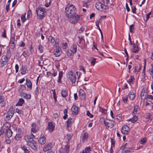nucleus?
<instances>
[{
  "mask_svg": "<svg viewBox=\"0 0 153 153\" xmlns=\"http://www.w3.org/2000/svg\"><path fill=\"white\" fill-rule=\"evenodd\" d=\"M147 96V92H145V90L143 89L142 90V92L140 94V97L141 99L144 101L146 98Z\"/></svg>",
  "mask_w": 153,
  "mask_h": 153,
  "instance_id": "obj_12",
  "label": "nucleus"
},
{
  "mask_svg": "<svg viewBox=\"0 0 153 153\" xmlns=\"http://www.w3.org/2000/svg\"><path fill=\"white\" fill-rule=\"evenodd\" d=\"M15 41L14 36L12 37L11 39V45L12 48H14L15 47Z\"/></svg>",
  "mask_w": 153,
  "mask_h": 153,
  "instance_id": "obj_30",
  "label": "nucleus"
},
{
  "mask_svg": "<svg viewBox=\"0 0 153 153\" xmlns=\"http://www.w3.org/2000/svg\"><path fill=\"white\" fill-rule=\"evenodd\" d=\"M52 147L51 144L48 143L45 145L44 147L43 150L44 151L46 152L49 150H50Z\"/></svg>",
  "mask_w": 153,
  "mask_h": 153,
  "instance_id": "obj_16",
  "label": "nucleus"
},
{
  "mask_svg": "<svg viewBox=\"0 0 153 153\" xmlns=\"http://www.w3.org/2000/svg\"><path fill=\"white\" fill-rule=\"evenodd\" d=\"M38 49L39 51L41 53H42L43 52V46L41 45H39L38 46Z\"/></svg>",
  "mask_w": 153,
  "mask_h": 153,
  "instance_id": "obj_40",
  "label": "nucleus"
},
{
  "mask_svg": "<svg viewBox=\"0 0 153 153\" xmlns=\"http://www.w3.org/2000/svg\"><path fill=\"white\" fill-rule=\"evenodd\" d=\"M68 91L67 89L62 90L61 92V95L62 97H65L68 95Z\"/></svg>",
  "mask_w": 153,
  "mask_h": 153,
  "instance_id": "obj_28",
  "label": "nucleus"
},
{
  "mask_svg": "<svg viewBox=\"0 0 153 153\" xmlns=\"http://www.w3.org/2000/svg\"><path fill=\"white\" fill-rule=\"evenodd\" d=\"M21 136L19 134H16L15 136V139L17 140H19Z\"/></svg>",
  "mask_w": 153,
  "mask_h": 153,
  "instance_id": "obj_54",
  "label": "nucleus"
},
{
  "mask_svg": "<svg viewBox=\"0 0 153 153\" xmlns=\"http://www.w3.org/2000/svg\"><path fill=\"white\" fill-rule=\"evenodd\" d=\"M138 109V106L137 105H135L133 111L132 112V114H137Z\"/></svg>",
  "mask_w": 153,
  "mask_h": 153,
  "instance_id": "obj_32",
  "label": "nucleus"
},
{
  "mask_svg": "<svg viewBox=\"0 0 153 153\" xmlns=\"http://www.w3.org/2000/svg\"><path fill=\"white\" fill-rule=\"evenodd\" d=\"M76 8L74 5L71 4L67 6L65 8V13L66 16L68 17L69 16L76 13Z\"/></svg>",
  "mask_w": 153,
  "mask_h": 153,
  "instance_id": "obj_1",
  "label": "nucleus"
},
{
  "mask_svg": "<svg viewBox=\"0 0 153 153\" xmlns=\"http://www.w3.org/2000/svg\"><path fill=\"white\" fill-rule=\"evenodd\" d=\"M36 12L39 18L42 19L44 16L45 11L44 9L40 7L36 9Z\"/></svg>",
  "mask_w": 153,
  "mask_h": 153,
  "instance_id": "obj_3",
  "label": "nucleus"
},
{
  "mask_svg": "<svg viewBox=\"0 0 153 153\" xmlns=\"http://www.w3.org/2000/svg\"><path fill=\"white\" fill-rule=\"evenodd\" d=\"M31 132L34 133L37 131L39 129L38 127L36 124L33 123L31 125Z\"/></svg>",
  "mask_w": 153,
  "mask_h": 153,
  "instance_id": "obj_17",
  "label": "nucleus"
},
{
  "mask_svg": "<svg viewBox=\"0 0 153 153\" xmlns=\"http://www.w3.org/2000/svg\"><path fill=\"white\" fill-rule=\"evenodd\" d=\"M133 48L131 50V51L133 53H136L139 51L138 47L137 44L135 43H134L132 46Z\"/></svg>",
  "mask_w": 153,
  "mask_h": 153,
  "instance_id": "obj_19",
  "label": "nucleus"
},
{
  "mask_svg": "<svg viewBox=\"0 0 153 153\" xmlns=\"http://www.w3.org/2000/svg\"><path fill=\"white\" fill-rule=\"evenodd\" d=\"M62 74H63V72L62 71H60L59 72V80H61V79L62 78Z\"/></svg>",
  "mask_w": 153,
  "mask_h": 153,
  "instance_id": "obj_56",
  "label": "nucleus"
},
{
  "mask_svg": "<svg viewBox=\"0 0 153 153\" xmlns=\"http://www.w3.org/2000/svg\"><path fill=\"white\" fill-rule=\"evenodd\" d=\"M59 41V39L58 38H57L55 40V43L54 45V46L56 47H57L58 46V42Z\"/></svg>",
  "mask_w": 153,
  "mask_h": 153,
  "instance_id": "obj_50",
  "label": "nucleus"
},
{
  "mask_svg": "<svg viewBox=\"0 0 153 153\" xmlns=\"http://www.w3.org/2000/svg\"><path fill=\"white\" fill-rule=\"evenodd\" d=\"M74 53L71 50H68L67 52V55L68 56H72Z\"/></svg>",
  "mask_w": 153,
  "mask_h": 153,
  "instance_id": "obj_41",
  "label": "nucleus"
},
{
  "mask_svg": "<svg viewBox=\"0 0 153 153\" xmlns=\"http://www.w3.org/2000/svg\"><path fill=\"white\" fill-rule=\"evenodd\" d=\"M56 48L53 51V54L55 55V56H59L60 55V51H61V48L59 46Z\"/></svg>",
  "mask_w": 153,
  "mask_h": 153,
  "instance_id": "obj_14",
  "label": "nucleus"
},
{
  "mask_svg": "<svg viewBox=\"0 0 153 153\" xmlns=\"http://www.w3.org/2000/svg\"><path fill=\"white\" fill-rule=\"evenodd\" d=\"M53 98L54 99L55 101H56V92L54 90H53Z\"/></svg>",
  "mask_w": 153,
  "mask_h": 153,
  "instance_id": "obj_63",
  "label": "nucleus"
},
{
  "mask_svg": "<svg viewBox=\"0 0 153 153\" xmlns=\"http://www.w3.org/2000/svg\"><path fill=\"white\" fill-rule=\"evenodd\" d=\"M129 130V128L127 125L124 126L121 129V132L123 134H127Z\"/></svg>",
  "mask_w": 153,
  "mask_h": 153,
  "instance_id": "obj_13",
  "label": "nucleus"
},
{
  "mask_svg": "<svg viewBox=\"0 0 153 153\" xmlns=\"http://www.w3.org/2000/svg\"><path fill=\"white\" fill-rule=\"evenodd\" d=\"M4 101V97L3 96V94H0V103H2L1 106L2 107L4 106L5 105V103H3Z\"/></svg>",
  "mask_w": 153,
  "mask_h": 153,
  "instance_id": "obj_27",
  "label": "nucleus"
},
{
  "mask_svg": "<svg viewBox=\"0 0 153 153\" xmlns=\"http://www.w3.org/2000/svg\"><path fill=\"white\" fill-rule=\"evenodd\" d=\"M24 139L27 142V143L28 144V142H31L34 141L32 137L29 135H26L24 137Z\"/></svg>",
  "mask_w": 153,
  "mask_h": 153,
  "instance_id": "obj_20",
  "label": "nucleus"
},
{
  "mask_svg": "<svg viewBox=\"0 0 153 153\" xmlns=\"http://www.w3.org/2000/svg\"><path fill=\"white\" fill-rule=\"evenodd\" d=\"M72 119L70 118L67 121L66 123H67V127H69L71 126L72 125Z\"/></svg>",
  "mask_w": 153,
  "mask_h": 153,
  "instance_id": "obj_36",
  "label": "nucleus"
},
{
  "mask_svg": "<svg viewBox=\"0 0 153 153\" xmlns=\"http://www.w3.org/2000/svg\"><path fill=\"white\" fill-rule=\"evenodd\" d=\"M24 100L22 98H20L18 102L17 103L16 105L19 106H22V105L24 103Z\"/></svg>",
  "mask_w": 153,
  "mask_h": 153,
  "instance_id": "obj_35",
  "label": "nucleus"
},
{
  "mask_svg": "<svg viewBox=\"0 0 153 153\" xmlns=\"http://www.w3.org/2000/svg\"><path fill=\"white\" fill-rule=\"evenodd\" d=\"M8 61V58H0L1 66L2 67L6 65L7 62Z\"/></svg>",
  "mask_w": 153,
  "mask_h": 153,
  "instance_id": "obj_11",
  "label": "nucleus"
},
{
  "mask_svg": "<svg viewBox=\"0 0 153 153\" xmlns=\"http://www.w3.org/2000/svg\"><path fill=\"white\" fill-rule=\"evenodd\" d=\"M122 153H128L131 152V151L128 149H124L121 150Z\"/></svg>",
  "mask_w": 153,
  "mask_h": 153,
  "instance_id": "obj_49",
  "label": "nucleus"
},
{
  "mask_svg": "<svg viewBox=\"0 0 153 153\" xmlns=\"http://www.w3.org/2000/svg\"><path fill=\"white\" fill-rule=\"evenodd\" d=\"M135 97L134 93L133 92H131L129 95V98L131 100H133Z\"/></svg>",
  "mask_w": 153,
  "mask_h": 153,
  "instance_id": "obj_33",
  "label": "nucleus"
},
{
  "mask_svg": "<svg viewBox=\"0 0 153 153\" xmlns=\"http://www.w3.org/2000/svg\"><path fill=\"white\" fill-rule=\"evenodd\" d=\"M134 79V77L133 76H130V78L127 81L130 84V83Z\"/></svg>",
  "mask_w": 153,
  "mask_h": 153,
  "instance_id": "obj_48",
  "label": "nucleus"
},
{
  "mask_svg": "<svg viewBox=\"0 0 153 153\" xmlns=\"http://www.w3.org/2000/svg\"><path fill=\"white\" fill-rule=\"evenodd\" d=\"M26 81L27 86L29 88L30 90L31 89L32 87V84L30 81L29 79L27 78L26 79Z\"/></svg>",
  "mask_w": 153,
  "mask_h": 153,
  "instance_id": "obj_23",
  "label": "nucleus"
},
{
  "mask_svg": "<svg viewBox=\"0 0 153 153\" xmlns=\"http://www.w3.org/2000/svg\"><path fill=\"white\" fill-rule=\"evenodd\" d=\"M62 48L63 49H66V48H67L68 46V44L66 42L63 43L62 44Z\"/></svg>",
  "mask_w": 153,
  "mask_h": 153,
  "instance_id": "obj_55",
  "label": "nucleus"
},
{
  "mask_svg": "<svg viewBox=\"0 0 153 153\" xmlns=\"http://www.w3.org/2000/svg\"><path fill=\"white\" fill-rule=\"evenodd\" d=\"M87 115L90 118H92L93 117V115L91 114L89 111H88L87 112Z\"/></svg>",
  "mask_w": 153,
  "mask_h": 153,
  "instance_id": "obj_61",
  "label": "nucleus"
},
{
  "mask_svg": "<svg viewBox=\"0 0 153 153\" xmlns=\"http://www.w3.org/2000/svg\"><path fill=\"white\" fill-rule=\"evenodd\" d=\"M141 68V66L140 65H136L134 67L135 72H139Z\"/></svg>",
  "mask_w": 153,
  "mask_h": 153,
  "instance_id": "obj_37",
  "label": "nucleus"
},
{
  "mask_svg": "<svg viewBox=\"0 0 153 153\" xmlns=\"http://www.w3.org/2000/svg\"><path fill=\"white\" fill-rule=\"evenodd\" d=\"M135 114L132 115H133V117L132 118L133 120L132 121V123H134L136 121H137L138 120V117L135 115Z\"/></svg>",
  "mask_w": 153,
  "mask_h": 153,
  "instance_id": "obj_38",
  "label": "nucleus"
},
{
  "mask_svg": "<svg viewBox=\"0 0 153 153\" xmlns=\"http://www.w3.org/2000/svg\"><path fill=\"white\" fill-rule=\"evenodd\" d=\"M80 16L76 13L69 16L68 18L69 22L73 24H75L79 20Z\"/></svg>",
  "mask_w": 153,
  "mask_h": 153,
  "instance_id": "obj_2",
  "label": "nucleus"
},
{
  "mask_svg": "<svg viewBox=\"0 0 153 153\" xmlns=\"http://www.w3.org/2000/svg\"><path fill=\"white\" fill-rule=\"evenodd\" d=\"M22 149L25 152V153H30L29 151L25 146L22 147Z\"/></svg>",
  "mask_w": 153,
  "mask_h": 153,
  "instance_id": "obj_46",
  "label": "nucleus"
},
{
  "mask_svg": "<svg viewBox=\"0 0 153 153\" xmlns=\"http://www.w3.org/2000/svg\"><path fill=\"white\" fill-rule=\"evenodd\" d=\"M78 37L79 39V45L81 46L83 48H85L86 47V45L85 44H84L82 42L83 41L84 42H85L84 39L83 38H80L79 36H78Z\"/></svg>",
  "mask_w": 153,
  "mask_h": 153,
  "instance_id": "obj_18",
  "label": "nucleus"
},
{
  "mask_svg": "<svg viewBox=\"0 0 153 153\" xmlns=\"http://www.w3.org/2000/svg\"><path fill=\"white\" fill-rule=\"evenodd\" d=\"M51 73L52 74V76H55L57 74V72H55L53 69L51 70Z\"/></svg>",
  "mask_w": 153,
  "mask_h": 153,
  "instance_id": "obj_52",
  "label": "nucleus"
},
{
  "mask_svg": "<svg viewBox=\"0 0 153 153\" xmlns=\"http://www.w3.org/2000/svg\"><path fill=\"white\" fill-rule=\"evenodd\" d=\"M60 153H68L69 146L66 145L64 148H61L59 149Z\"/></svg>",
  "mask_w": 153,
  "mask_h": 153,
  "instance_id": "obj_10",
  "label": "nucleus"
},
{
  "mask_svg": "<svg viewBox=\"0 0 153 153\" xmlns=\"http://www.w3.org/2000/svg\"><path fill=\"white\" fill-rule=\"evenodd\" d=\"M72 114L73 115H76L78 112V109L77 107L74 105L71 108Z\"/></svg>",
  "mask_w": 153,
  "mask_h": 153,
  "instance_id": "obj_15",
  "label": "nucleus"
},
{
  "mask_svg": "<svg viewBox=\"0 0 153 153\" xmlns=\"http://www.w3.org/2000/svg\"><path fill=\"white\" fill-rule=\"evenodd\" d=\"M79 67L81 70L83 71L84 72V74L85 73V69L81 65H80L79 66Z\"/></svg>",
  "mask_w": 153,
  "mask_h": 153,
  "instance_id": "obj_60",
  "label": "nucleus"
},
{
  "mask_svg": "<svg viewBox=\"0 0 153 153\" xmlns=\"http://www.w3.org/2000/svg\"><path fill=\"white\" fill-rule=\"evenodd\" d=\"M21 19L23 22H24L26 20L25 18V14H24L21 15Z\"/></svg>",
  "mask_w": 153,
  "mask_h": 153,
  "instance_id": "obj_42",
  "label": "nucleus"
},
{
  "mask_svg": "<svg viewBox=\"0 0 153 153\" xmlns=\"http://www.w3.org/2000/svg\"><path fill=\"white\" fill-rule=\"evenodd\" d=\"M68 77L70 80L73 82H74L76 81V78L74 73L72 71H70L68 73Z\"/></svg>",
  "mask_w": 153,
  "mask_h": 153,
  "instance_id": "obj_5",
  "label": "nucleus"
},
{
  "mask_svg": "<svg viewBox=\"0 0 153 153\" xmlns=\"http://www.w3.org/2000/svg\"><path fill=\"white\" fill-rule=\"evenodd\" d=\"M146 137L140 140V143L141 144H143L146 142Z\"/></svg>",
  "mask_w": 153,
  "mask_h": 153,
  "instance_id": "obj_51",
  "label": "nucleus"
},
{
  "mask_svg": "<svg viewBox=\"0 0 153 153\" xmlns=\"http://www.w3.org/2000/svg\"><path fill=\"white\" fill-rule=\"evenodd\" d=\"M76 47H77L76 45H74L73 47V50L72 51L74 53H75L76 51Z\"/></svg>",
  "mask_w": 153,
  "mask_h": 153,
  "instance_id": "obj_59",
  "label": "nucleus"
},
{
  "mask_svg": "<svg viewBox=\"0 0 153 153\" xmlns=\"http://www.w3.org/2000/svg\"><path fill=\"white\" fill-rule=\"evenodd\" d=\"M28 52L27 51H25L23 53V55L24 56L26 57L28 56Z\"/></svg>",
  "mask_w": 153,
  "mask_h": 153,
  "instance_id": "obj_57",
  "label": "nucleus"
},
{
  "mask_svg": "<svg viewBox=\"0 0 153 153\" xmlns=\"http://www.w3.org/2000/svg\"><path fill=\"white\" fill-rule=\"evenodd\" d=\"M14 112V109L13 108V107L12 106L10 108L7 113L6 118L8 120H10L13 116Z\"/></svg>",
  "mask_w": 153,
  "mask_h": 153,
  "instance_id": "obj_4",
  "label": "nucleus"
},
{
  "mask_svg": "<svg viewBox=\"0 0 153 153\" xmlns=\"http://www.w3.org/2000/svg\"><path fill=\"white\" fill-rule=\"evenodd\" d=\"M104 5L101 3L99 2H97L95 4L96 8L99 10L102 11L103 9H104Z\"/></svg>",
  "mask_w": 153,
  "mask_h": 153,
  "instance_id": "obj_8",
  "label": "nucleus"
},
{
  "mask_svg": "<svg viewBox=\"0 0 153 153\" xmlns=\"http://www.w3.org/2000/svg\"><path fill=\"white\" fill-rule=\"evenodd\" d=\"M72 136V134H67L65 137V139L67 140L68 141L71 140V138Z\"/></svg>",
  "mask_w": 153,
  "mask_h": 153,
  "instance_id": "obj_31",
  "label": "nucleus"
},
{
  "mask_svg": "<svg viewBox=\"0 0 153 153\" xmlns=\"http://www.w3.org/2000/svg\"><path fill=\"white\" fill-rule=\"evenodd\" d=\"M111 149H112V147H114V144L115 143V141L112 138H111Z\"/></svg>",
  "mask_w": 153,
  "mask_h": 153,
  "instance_id": "obj_45",
  "label": "nucleus"
},
{
  "mask_svg": "<svg viewBox=\"0 0 153 153\" xmlns=\"http://www.w3.org/2000/svg\"><path fill=\"white\" fill-rule=\"evenodd\" d=\"M134 25L133 24L130 25L129 26V31L131 33H133V31L134 30Z\"/></svg>",
  "mask_w": 153,
  "mask_h": 153,
  "instance_id": "obj_47",
  "label": "nucleus"
},
{
  "mask_svg": "<svg viewBox=\"0 0 153 153\" xmlns=\"http://www.w3.org/2000/svg\"><path fill=\"white\" fill-rule=\"evenodd\" d=\"M38 142L41 144H44L46 142L45 137L43 136H42L40 137L38 140Z\"/></svg>",
  "mask_w": 153,
  "mask_h": 153,
  "instance_id": "obj_22",
  "label": "nucleus"
},
{
  "mask_svg": "<svg viewBox=\"0 0 153 153\" xmlns=\"http://www.w3.org/2000/svg\"><path fill=\"white\" fill-rule=\"evenodd\" d=\"M28 145L32 149L34 150H36L38 149V146L34 140L32 142H28Z\"/></svg>",
  "mask_w": 153,
  "mask_h": 153,
  "instance_id": "obj_7",
  "label": "nucleus"
},
{
  "mask_svg": "<svg viewBox=\"0 0 153 153\" xmlns=\"http://www.w3.org/2000/svg\"><path fill=\"white\" fill-rule=\"evenodd\" d=\"M99 111L102 113H105L106 110L105 109L100 107Z\"/></svg>",
  "mask_w": 153,
  "mask_h": 153,
  "instance_id": "obj_62",
  "label": "nucleus"
},
{
  "mask_svg": "<svg viewBox=\"0 0 153 153\" xmlns=\"http://www.w3.org/2000/svg\"><path fill=\"white\" fill-rule=\"evenodd\" d=\"M114 121L109 120V122H106L105 123V125L106 126V128H111L114 126Z\"/></svg>",
  "mask_w": 153,
  "mask_h": 153,
  "instance_id": "obj_9",
  "label": "nucleus"
},
{
  "mask_svg": "<svg viewBox=\"0 0 153 153\" xmlns=\"http://www.w3.org/2000/svg\"><path fill=\"white\" fill-rule=\"evenodd\" d=\"M88 134L87 132H85L84 134L82 136V140L83 141H87L88 139Z\"/></svg>",
  "mask_w": 153,
  "mask_h": 153,
  "instance_id": "obj_26",
  "label": "nucleus"
},
{
  "mask_svg": "<svg viewBox=\"0 0 153 153\" xmlns=\"http://www.w3.org/2000/svg\"><path fill=\"white\" fill-rule=\"evenodd\" d=\"M122 98H123V102L124 103H126L127 102V100H128L127 97L126 96L123 97Z\"/></svg>",
  "mask_w": 153,
  "mask_h": 153,
  "instance_id": "obj_64",
  "label": "nucleus"
},
{
  "mask_svg": "<svg viewBox=\"0 0 153 153\" xmlns=\"http://www.w3.org/2000/svg\"><path fill=\"white\" fill-rule=\"evenodd\" d=\"M79 93L80 96H81V99L83 100L85 99V92L82 90H81L79 91Z\"/></svg>",
  "mask_w": 153,
  "mask_h": 153,
  "instance_id": "obj_25",
  "label": "nucleus"
},
{
  "mask_svg": "<svg viewBox=\"0 0 153 153\" xmlns=\"http://www.w3.org/2000/svg\"><path fill=\"white\" fill-rule=\"evenodd\" d=\"M100 121L101 123H104L105 124V123L106 122L103 118H101L100 119Z\"/></svg>",
  "mask_w": 153,
  "mask_h": 153,
  "instance_id": "obj_58",
  "label": "nucleus"
},
{
  "mask_svg": "<svg viewBox=\"0 0 153 153\" xmlns=\"http://www.w3.org/2000/svg\"><path fill=\"white\" fill-rule=\"evenodd\" d=\"M55 126L51 122H49L48 123L47 130L50 133H51L54 130Z\"/></svg>",
  "mask_w": 153,
  "mask_h": 153,
  "instance_id": "obj_6",
  "label": "nucleus"
},
{
  "mask_svg": "<svg viewBox=\"0 0 153 153\" xmlns=\"http://www.w3.org/2000/svg\"><path fill=\"white\" fill-rule=\"evenodd\" d=\"M48 41L49 42L52 44L55 41V39L52 36H50L48 38Z\"/></svg>",
  "mask_w": 153,
  "mask_h": 153,
  "instance_id": "obj_39",
  "label": "nucleus"
},
{
  "mask_svg": "<svg viewBox=\"0 0 153 153\" xmlns=\"http://www.w3.org/2000/svg\"><path fill=\"white\" fill-rule=\"evenodd\" d=\"M10 127V125L9 123L7 122L5 123L3 125V128L5 130H7L8 129H10L9 128Z\"/></svg>",
  "mask_w": 153,
  "mask_h": 153,
  "instance_id": "obj_24",
  "label": "nucleus"
},
{
  "mask_svg": "<svg viewBox=\"0 0 153 153\" xmlns=\"http://www.w3.org/2000/svg\"><path fill=\"white\" fill-rule=\"evenodd\" d=\"M127 143H126L123 146H122L120 147V150H123L124 149H128V148H127Z\"/></svg>",
  "mask_w": 153,
  "mask_h": 153,
  "instance_id": "obj_53",
  "label": "nucleus"
},
{
  "mask_svg": "<svg viewBox=\"0 0 153 153\" xmlns=\"http://www.w3.org/2000/svg\"><path fill=\"white\" fill-rule=\"evenodd\" d=\"M6 131L7 136L8 138L10 137L12 135V132L10 129H8L7 130H5Z\"/></svg>",
  "mask_w": 153,
  "mask_h": 153,
  "instance_id": "obj_29",
  "label": "nucleus"
},
{
  "mask_svg": "<svg viewBox=\"0 0 153 153\" xmlns=\"http://www.w3.org/2000/svg\"><path fill=\"white\" fill-rule=\"evenodd\" d=\"M83 150L85 151L86 153H89L91 151V148L90 147H87Z\"/></svg>",
  "mask_w": 153,
  "mask_h": 153,
  "instance_id": "obj_44",
  "label": "nucleus"
},
{
  "mask_svg": "<svg viewBox=\"0 0 153 153\" xmlns=\"http://www.w3.org/2000/svg\"><path fill=\"white\" fill-rule=\"evenodd\" d=\"M27 70V67L25 66H22V70L21 73L22 75L25 74L26 72V71Z\"/></svg>",
  "mask_w": 153,
  "mask_h": 153,
  "instance_id": "obj_34",
  "label": "nucleus"
},
{
  "mask_svg": "<svg viewBox=\"0 0 153 153\" xmlns=\"http://www.w3.org/2000/svg\"><path fill=\"white\" fill-rule=\"evenodd\" d=\"M96 59L95 58H92L91 59H90L91 61V64L94 66L95 63L97 62L96 61Z\"/></svg>",
  "mask_w": 153,
  "mask_h": 153,
  "instance_id": "obj_43",
  "label": "nucleus"
},
{
  "mask_svg": "<svg viewBox=\"0 0 153 153\" xmlns=\"http://www.w3.org/2000/svg\"><path fill=\"white\" fill-rule=\"evenodd\" d=\"M20 95L21 97L26 99H30L31 98V95L30 94H27L25 93H21L20 94Z\"/></svg>",
  "mask_w": 153,
  "mask_h": 153,
  "instance_id": "obj_21",
  "label": "nucleus"
}]
</instances>
